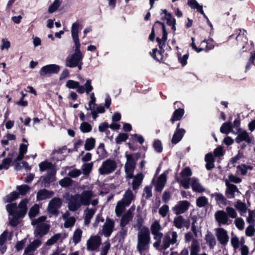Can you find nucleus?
I'll return each instance as SVG.
<instances>
[{
	"label": "nucleus",
	"mask_w": 255,
	"mask_h": 255,
	"mask_svg": "<svg viewBox=\"0 0 255 255\" xmlns=\"http://www.w3.org/2000/svg\"><path fill=\"white\" fill-rule=\"evenodd\" d=\"M39 170L41 172L44 171L47 169L51 168L52 167V163L47 161L41 162L39 164Z\"/></svg>",
	"instance_id": "nucleus-46"
},
{
	"label": "nucleus",
	"mask_w": 255,
	"mask_h": 255,
	"mask_svg": "<svg viewBox=\"0 0 255 255\" xmlns=\"http://www.w3.org/2000/svg\"><path fill=\"white\" fill-rule=\"evenodd\" d=\"M125 157L126 158L127 161L125 165V169H127V170L135 169L136 161L133 157V155L126 152L125 154Z\"/></svg>",
	"instance_id": "nucleus-19"
},
{
	"label": "nucleus",
	"mask_w": 255,
	"mask_h": 255,
	"mask_svg": "<svg viewBox=\"0 0 255 255\" xmlns=\"http://www.w3.org/2000/svg\"><path fill=\"white\" fill-rule=\"evenodd\" d=\"M232 128L233 124L231 122H228L224 123L222 124L220 128V130L221 133L227 134L232 131Z\"/></svg>",
	"instance_id": "nucleus-29"
},
{
	"label": "nucleus",
	"mask_w": 255,
	"mask_h": 255,
	"mask_svg": "<svg viewBox=\"0 0 255 255\" xmlns=\"http://www.w3.org/2000/svg\"><path fill=\"white\" fill-rule=\"evenodd\" d=\"M191 186L193 191L196 192L202 193L205 191V188L202 187L201 184L198 182V179L195 178L192 179Z\"/></svg>",
	"instance_id": "nucleus-26"
},
{
	"label": "nucleus",
	"mask_w": 255,
	"mask_h": 255,
	"mask_svg": "<svg viewBox=\"0 0 255 255\" xmlns=\"http://www.w3.org/2000/svg\"><path fill=\"white\" fill-rule=\"evenodd\" d=\"M93 167V162L84 163L82 166L83 173L85 175H88L91 172Z\"/></svg>",
	"instance_id": "nucleus-38"
},
{
	"label": "nucleus",
	"mask_w": 255,
	"mask_h": 255,
	"mask_svg": "<svg viewBox=\"0 0 255 255\" xmlns=\"http://www.w3.org/2000/svg\"><path fill=\"white\" fill-rule=\"evenodd\" d=\"M134 195L130 189H128L125 192L123 198L121 201L128 206L131 204Z\"/></svg>",
	"instance_id": "nucleus-24"
},
{
	"label": "nucleus",
	"mask_w": 255,
	"mask_h": 255,
	"mask_svg": "<svg viewBox=\"0 0 255 255\" xmlns=\"http://www.w3.org/2000/svg\"><path fill=\"white\" fill-rule=\"evenodd\" d=\"M210 196L212 198L213 197H215V200L217 203L223 205L227 204V199L222 194L216 192L215 193L211 194Z\"/></svg>",
	"instance_id": "nucleus-30"
},
{
	"label": "nucleus",
	"mask_w": 255,
	"mask_h": 255,
	"mask_svg": "<svg viewBox=\"0 0 255 255\" xmlns=\"http://www.w3.org/2000/svg\"><path fill=\"white\" fill-rule=\"evenodd\" d=\"M235 223L236 227L240 230H242L244 228L245 222L244 220L241 218H238L236 219Z\"/></svg>",
	"instance_id": "nucleus-61"
},
{
	"label": "nucleus",
	"mask_w": 255,
	"mask_h": 255,
	"mask_svg": "<svg viewBox=\"0 0 255 255\" xmlns=\"http://www.w3.org/2000/svg\"><path fill=\"white\" fill-rule=\"evenodd\" d=\"M59 184L62 187H68L72 185L73 180L69 177H65L59 181Z\"/></svg>",
	"instance_id": "nucleus-49"
},
{
	"label": "nucleus",
	"mask_w": 255,
	"mask_h": 255,
	"mask_svg": "<svg viewBox=\"0 0 255 255\" xmlns=\"http://www.w3.org/2000/svg\"><path fill=\"white\" fill-rule=\"evenodd\" d=\"M126 206H127L123 202L121 201L118 202L115 209L116 216L120 217L124 212Z\"/></svg>",
	"instance_id": "nucleus-33"
},
{
	"label": "nucleus",
	"mask_w": 255,
	"mask_h": 255,
	"mask_svg": "<svg viewBox=\"0 0 255 255\" xmlns=\"http://www.w3.org/2000/svg\"><path fill=\"white\" fill-rule=\"evenodd\" d=\"M90 100L89 102V104H88V107H87V106H85V109L87 110H92V104H94V106H96V98H95V94L94 93H92L90 94Z\"/></svg>",
	"instance_id": "nucleus-56"
},
{
	"label": "nucleus",
	"mask_w": 255,
	"mask_h": 255,
	"mask_svg": "<svg viewBox=\"0 0 255 255\" xmlns=\"http://www.w3.org/2000/svg\"><path fill=\"white\" fill-rule=\"evenodd\" d=\"M144 176L142 173H138L133 178L132 187L133 190H137L141 184Z\"/></svg>",
	"instance_id": "nucleus-25"
},
{
	"label": "nucleus",
	"mask_w": 255,
	"mask_h": 255,
	"mask_svg": "<svg viewBox=\"0 0 255 255\" xmlns=\"http://www.w3.org/2000/svg\"><path fill=\"white\" fill-rule=\"evenodd\" d=\"M39 212V209L38 205L35 204L30 209L28 213V216L30 218H32L36 217Z\"/></svg>",
	"instance_id": "nucleus-48"
},
{
	"label": "nucleus",
	"mask_w": 255,
	"mask_h": 255,
	"mask_svg": "<svg viewBox=\"0 0 255 255\" xmlns=\"http://www.w3.org/2000/svg\"><path fill=\"white\" fill-rule=\"evenodd\" d=\"M215 217L216 221L219 224H227L229 220L228 214L223 210H219L215 214Z\"/></svg>",
	"instance_id": "nucleus-15"
},
{
	"label": "nucleus",
	"mask_w": 255,
	"mask_h": 255,
	"mask_svg": "<svg viewBox=\"0 0 255 255\" xmlns=\"http://www.w3.org/2000/svg\"><path fill=\"white\" fill-rule=\"evenodd\" d=\"M169 211V207L167 205H164L159 209V214L162 217H165Z\"/></svg>",
	"instance_id": "nucleus-64"
},
{
	"label": "nucleus",
	"mask_w": 255,
	"mask_h": 255,
	"mask_svg": "<svg viewBox=\"0 0 255 255\" xmlns=\"http://www.w3.org/2000/svg\"><path fill=\"white\" fill-rule=\"evenodd\" d=\"M28 201L27 199H22L18 204V210L16 212L18 217H23L27 211V204Z\"/></svg>",
	"instance_id": "nucleus-17"
},
{
	"label": "nucleus",
	"mask_w": 255,
	"mask_h": 255,
	"mask_svg": "<svg viewBox=\"0 0 255 255\" xmlns=\"http://www.w3.org/2000/svg\"><path fill=\"white\" fill-rule=\"evenodd\" d=\"M60 69L59 65L51 64L43 66L40 70L39 73L41 76L47 75L57 74Z\"/></svg>",
	"instance_id": "nucleus-7"
},
{
	"label": "nucleus",
	"mask_w": 255,
	"mask_h": 255,
	"mask_svg": "<svg viewBox=\"0 0 255 255\" xmlns=\"http://www.w3.org/2000/svg\"><path fill=\"white\" fill-rule=\"evenodd\" d=\"M101 243V238L98 236H94L87 241V250L88 251H95L99 248Z\"/></svg>",
	"instance_id": "nucleus-11"
},
{
	"label": "nucleus",
	"mask_w": 255,
	"mask_h": 255,
	"mask_svg": "<svg viewBox=\"0 0 255 255\" xmlns=\"http://www.w3.org/2000/svg\"><path fill=\"white\" fill-rule=\"evenodd\" d=\"M76 220L74 217H70L65 222L64 226L66 228H70L75 224Z\"/></svg>",
	"instance_id": "nucleus-60"
},
{
	"label": "nucleus",
	"mask_w": 255,
	"mask_h": 255,
	"mask_svg": "<svg viewBox=\"0 0 255 255\" xmlns=\"http://www.w3.org/2000/svg\"><path fill=\"white\" fill-rule=\"evenodd\" d=\"M66 86L69 89H77L76 91L80 94H82L84 92L86 94H89L94 89L92 85V80L88 79L86 80V83L84 86L80 85L79 82L73 80H69L67 81Z\"/></svg>",
	"instance_id": "nucleus-1"
},
{
	"label": "nucleus",
	"mask_w": 255,
	"mask_h": 255,
	"mask_svg": "<svg viewBox=\"0 0 255 255\" xmlns=\"http://www.w3.org/2000/svg\"><path fill=\"white\" fill-rule=\"evenodd\" d=\"M208 204V200L205 196L199 197L196 200V205L199 207H205Z\"/></svg>",
	"instance_id": "nucleus-47"
},
{
	"label": "nucleus",
	"mask_w": 255,
	"mask_h": 255,
	"mask_svg": "<svg viewBox=\"0 0 255 255\" xmlns=\"http://www.w3.org/2000/svg\"><path fill=\"white\" fill-rule=\"evenodd\" d=\"M132 219V216L130 212L125 213L122 217L121 220L120 226L122 228L125 227L129 223Z\"/></svg>",
	"instance_id": "nucleus-31"
},
{
	"label": "nucleus",
	"mask_w": 255,
	"mask_h": 255,
	"mask_svg": "<svg viewBox=\"0 0 255 255\" xmlns=\"http://www.w3.org/2000/svg\"><path fill=\"white\" fill-rule=\"evenodd\" d=\"M154 150L157 152H161L163 150L161 142L159 139H155L153 144Z\"/></svg>",
	"instance_id": "nucleus-55"
},
{
	"label": "nucleus",
	"mask_w": 255,
	"mask_h": 255,
	"mask_svg": "<svg viewBox=\"0 0 255 255\" xmlns=\"http://www.w3.org/2000/svg\"><path fill=\"white\" fill-rule=\"evenodd\" d=\"M212 42H213V39L212 38H210L208 40L204 39L203 40L201 45L203 43L206 44L205 47H203L204 49L203 51L208 52L209 50L213 49L214 48V45L212 43Z\"/></svg>",
	"instance_id": "nucleus-39"
},
{
	"label": "nucleus",
	"mask_w": 255,
	"mask_h": 255,
	"mask_svg": "<svg viewBox=\"0 0 255 255\" xmlns=\"http://www.w3.org/2000/svg\"><path fill=\"white\" fill-rule=\"evenodd\" d=\"M80 196L82 205L88 206L91 204L93 192L91 190H84L81 194H80Z\"/></svg>",
	"instance_id": "nucleus-13"
},
{
	"label": "nucleus",
	"mask_w": 255,
	"mask_h": 255,
	"mask_svg": "<svg viewBox=\"0 0 255 255\" xmlns=\"http://www.w3.org/2000/svg\"><path fill=\"white\" fill-rule=\"evenodd\" d=\"M96 210L93 209H87V213L84 217L85 225H89L90 223L91 219L93 218L95 214Z\"/></svg>",
	"instance_id": "nucleus-32"
},
{
	"label": "nucleus",
	"mask_w": 255,
	"mask_h": 255,
	"mask_svg": "<svg viewBox=\"0 0 255 255\" xmlns=\"http://www.w3.org/2000/svg\"><path fill=\"white\" fill-rule=\"evenodd\" d=\"M30 187L25 184L17 186L16 189L18 191L19 195H25L30 190Z\"/></svg>",
	"instance_id": "nucleus-41"
},
{
	"label": "nucleus",
	"mask_w": 255,
	"mask_h": 255,
	"mask_svg": "<svg viewBox=\"0 0 255 255\" xmlns=\"http://www.w3.org/2000/svg\"><path fill=\"white\" fill-rule=\"evenodd\" d=\"M171 242V238L169 236L165 235L163 240V250H166L170 246Z\"/></svg>",
	"instance_id": "nucleus-59"
},
{
	"label": "nucleus",
	"mask_w": 255,
	"mask_h": 255,
	"mask_svg": "<svg viewBox=\"0 0 255 255\" xmlns=\"http://www.w3.org/2000/svg\"><path fill=\"white\" fill-rule=\"evenodd\" d=\"M205 240L210 249H213L216 245V239L211 232H208L205 236Z\"/></svg>",
	"instance_id": "nucleus-27"
},
{
	"label": "nucleus",
	"mask_w": 255,
	"mask_h": 255,
	"mask_svg": "<svg viewBox=\"0 0 255 255\" xmlns=\"http://www.w3.org/2000/svg\"><path fill=\"white\" fill-rule=\"evenodd\" d=\"M115 227V222L113 220L107 217L106 222L103 226V232L104 236L109 237L112 233Z\"/></svg>",
	"instance_id": "nucleus-8"
},
{
	"label": "nucleus",
	"mask_w": 255,
	"mask_h": 255,
	"mask_svg": "<svg viewBox=\"0 0 255 255\" xmlns=\"http://www.w3.org/2000/svg\"><path fill=\"white\" fill-rule=\"evenodd\" d=\"M214 154L215 157H220L223 156L225 154L223 147L222 146H218L214 150Z\"/></svg>",
	"instance_id": "nucleus-62"
},
{
	"label": "nucleus",
	"mask_w": 255,
	"mask_h": 255,
	"mask_svg": "<svg viewBox=\"0 0 255 255\" xmlns=\"http://www.w3.org/2000/svg\"><path fill=\"white\" fill-rule=\"evenodd\" d=\"M184 218L180 215L174 218V225L178 229H181L183 227Z\"/></svg>",
	"instance_id": "nucleus-45"
},
{
	"label": "nucleus",
	"mask_w": 255,
	"mask_h": 255,
	"mask_svg": "<svg viewBox=\"0 0 255 255\" xmlns=\"http://www.w3.org/2000/svg\"><path fill=\"white\" fill-rule=\"evenodd\" d=\"M54 180V173L48 172L47 175L43 177L42 183L43 184L44 187H48L50 186V183Z\"/></svg>",
	"instance_id": "nucleus-28"
},
{
	"label": "nucleus",
	"mask_w": 255,
	"mask_h": 255,
	"mask_svg": "<svg viewBox=\"0 0 255 255\" xmlns=\"http://www.w3.org/2000/svg\"><path fill=\"white\" fill-rule=\"evenodd\" d=\"M185 132V130L183 128L175 130L171 139L172 143L173 144L178 143L182 139Z\"/></svg>",
	"instance_id": "nucleus-22"
},
{
	"label": "nucleus",
	"mask_w": 255,
	"mask_h": 255,
	"mask_svg": "<svg viewBox=\"0 0 255 255\" xmlns=\"http://www.w3.org/2000/svg\"><path fill=\"white\" fill-rule=\"evenodd\" d=\"M17 206L16 203L8 204L6 205V209L9 214L11 215L17 216Z\"/></svg>",
	"instance_id": "nucleus-43"
},
{
	"label": "nucleus",
	"mask_w": 255,
	"mask_h": 255,
	"mask_svg": "<svg viewBox=\"0 0 255 255\" xmlns=\"http://www.w3.org/2000/svg\"><path fill=\"white\" fill-rule=\"evenodd\" d=\"M80 46L75 45L74 53L69 59H67L66 60V65L67 66L71 68L75 67L82 61L83 55L80 49Z\"/></svg>",
	"instance_id": "nucleus-3"
},
{
	"label": "nucleus",
	"mask_w": 255,
	"mask_h": 255,
	"mask_svg": "<svg viewBox=\"0 0 255 255\" xmlns=\"http://www.w3.org/2000/svg\"><path fill=\"white\" fill-rule=\"evenodd\" d=\"M161 227L158 221H155L152 224L150 229L152 234L158 232L161 230Z\"/></svg>",
	"instance_id": "nucleus-57"
},
{
	"label": "nucleus",
	"mask_w": 255,
	"mask_h": 255,
	"mask_svg": "<svg viewBox=\"0 0 255 255\" xmlns=\"http://www.w3.org/2000/svg\"><path fill=\"white\" fill-rule=\"evenodd\" d=\"M226 185L227 188L225 191L226 195L228 198H233L235 197V193L236 192H239V189L237 186L229 183L228 181H226Z\"/></svg>",
	"instance_id": "nucleus-20"
},
{
	"label": "nucleus",
	"mask_w": 255,
	"mask_h": 255,
	"mask_svg": "<svg viewBox=\"0 0 255 255\" xmlns=\"http://www.w3.org/2000/svg\"><path fill=\"white\" fill-rule=\"evenodd\" d=\"M117 167V164L114 160L107 159L103 162L99 169V172L101 175H107L113 172Z\"/></svg>",
	"instance_id": "nucleus-4"
},
{
	"label": "nucleus",
	"mask_w": 255,
	"mask_h": 255,
	"mask_svg": "<svg viewBox=\"0 0 255 255\" xmlns=\"http://www.w3.org/2000/svg\"><path fill=\"white\" fill-rule=\"evenodd\" d=\"M200 251L199 245L196 240H194L191 244L190 255H198Z\"/></svg>",
	"instance_id": "nucleus-44"
},
{
	"label": "nucleus",
	"mask_w": 255,
	"mask_h": 255,
	"mask_svg": "<svg viewBox=\"0 0 255 255\" xmlns=\"http://www.w3.org/2000/svg\"><path fill=\"white\" fill-rule=\"evenodd\" d=\"M192 174V172L189 167L184 168L180 172V175L182 178L191 176Z\"/></svg>",
	"instance_id": "nucleus-58"
},
{
	"label": "nucleus",
	"mask_w": 255,
	"mask_h": 255,
	"mask_svg": "<svg viewBox=\"0 0 255 255\" xmlns=\"http://www.w3.org/2000/svg\"><path fill=\"white\" fill-rule=\"evenodd\" d=\"M237 143H239L243 141L250 144L252 143V139L250 137L249 133L246 130L240 132L235 138Z\"/></svg>",
	"instance_id": "nucleus-21"
},
{
	"label": "nucleus",
	"mask_w": 255,
	"mask_h": 255,
	"mask_svg": "<svg viewBox=\"0 0 255 255\" xmlns=\"http://www.w3.org/2000/svg\"><path fill=\"white\" fill-rule=\"evenodd\" d=\"M61 234L60 233L56 234L48 239L46 244L48 246H51L56 243L60 238Z\"/></svg>",
	"instance_id": "nucleus-52"
},
{
	"label": "nucleus",
	"mask_w": 255,
	"mask_h": 255,
	"mask_svg": "<svg viewBox=\"0 0 255 255\" xmlns=\"http://www.w3.org/2000/svg\"><path fill=\"white\" fill-rule=\"evenodd\" d=\"M82 235V231L80 229H77L74 232L73 235V242L75 244V245L79 243L81 240Z\"/></svg>",
	"instance_id": "nucleus-35"
},
{
	"label": "nucleus",
	"mask_w": 255,
	"mask_h": 255,
	"mask_svg": "<svg viewBox=\"0 0 255 255\" xmlns=\"http://www.w3.org/2000/svg\"><path fill=\"white\" fill-rule=\"evenodd\" d=\"M176 182L180 183V185H182L185 189H187L190 187V178H183L180 179L179 177H176L175 178Z\"/></svg>",
	"instance_id": "nucleus-42"
},
{
	"label": "nucleus",
	"mask_w": 255,
	"mask_h": 255,
	"mask_svg": "<svg viewBox=\"0 0 255 255\" xmlns=\"http://www.w3.org/2000/svg\"><path fill=\"white\" fill-rule=\"evenodd\" d=\"M49 225L45 223H42L37 225L34 231L35 237L41 238L49 232Z\"/></svg>",
	"instance_id": "nucleus-10"
},
{
	"label": "nucleus",
	"mask_w": 255,
	"mask_h": 255,
	"mask_svg": "<svg viewBox=\"0 0 255 255\" xmlns=\"http://www.w3.org/2000/svg\"><path fill=\"white\" fill-rule=\"evenodd\" d=\"M216 236L221 244L226 245L229 241L227 232L224 228H218L217 230Z\"/></svg>",
	"instance_id": "nucleus-12"
},
{
	"label": "nucleus",
	"mask_w": 255,
	"mask_h": 255,
	"mask_svg": "<svg viewBox=\"0 0 255 255\" xmlns=\"http://www.w3.org/2000/svg\"><path fill=\"white\" fill-rule=\"evenodd\" d=\"M95 142L96 140L93 137L87 138L84 145L85 150L88 151L92 150L95 147Z\"/></svg>",
	"instance_id": "nucleus-36"
},
{
	"label": "nucleus",
	"mask_w": 255,
	"mask_h": 255,
	"mask_svg": "<svg viewBox=\"0 0 255 255\" xmlns=\"http://www.w3.org/2000/svg\"><path fill=\"white\" fill-rule=\"evenodd\" d=\"M152 51V52H150V54L154 59L160 63H164L163 53L165 50L153 48Z\"/></svg>",
	"instance_id": "nucleus-18"
},
{
	"label": "nucleus",
	"mask_w": 255,
	"mask_h": 255,
	"mask_svg": "<svg viewBox=\"0 0 255 255\" xmlns=\"http://www.w3.org/2000/svg\"><path fill=\"white\" fill-rule=\"evenodd\" d=\"M80 129L82 132L86 133L90 132L92 128L89 123L84 122L81 124Z\"/></svg>",
	"instance_id": "nucleus-50"
},
{
	"label": "nucleus",
	"mask_w": 255,
	"mask_h": 255,
	"mask_svg": "<svg viewBox=\"0 0 255 255\" xmlns=\"http://www.w3.org/2000/svg\"><path fill=\"white\" fill-rule=\"evenodd\" d=\"M19 194L16 191H13L11 192L9 194L7 195L6 198H7V201L8 202H12L19 197Z\"/></svg>",
	"instance_id": "nucleus-54"
},
{
	"label": "nucleus",
	"mask_w": 255,
	"mask_h": 255,
	"mask_svg": "<svg viewBox=\"0 0 255 255\" xmlns=\"http://www.w3.org/2000/svg\"><path fill=\"white\" fill-rule=\"evenodd\" d=\"M97 153L99 154V157L101 159H104L108 156V152L105 148V144L104 143H101L99 144Z\"/></svg>",
	"instance_id": "nucleus-34"
},
{
	"label": "nucleus",
	"mask_w": 255,
	"mask_h": 255,
	"mask_svg": "<svg viewBox=\"0 0 255 255\" xmlns=\"http://www.w3.org/2000/svg\"><path fill=\"white\" fill-rule=\"evenodd\" d=\"M150 232L148 228L144 227L138 234L137 250L142 253L150 243Z\"/></svg>",
	"instance_id": "nucleus-2"
},
{
	"label": "nucleus",
	"mask_w": 255,
	"mask_h": 255,
	"mask_svg": "<svg viewBox=\"0 0 255 255\" xmlns=\"http://www.w3.org/2000/svg\"><path fill=\"white\" fill-rule=\"evenodd\" d=\"M190 206V203L187 200L180 201L173 208L174 213L176 215L184 213L187 211Z\"/></svg>",
	"instance_id": "nucleus-9"
},
{
	"label": "nucleus",
	"mask_w": 255,
	"mask_h": 255,
	"mask_svg": "<svg viewBox=\"0 0 255 255\" xmlns=\"http://www.w3.org/2000/svg\"><path fill=\"white\" fill-rule=\"evenodd\" d=\"M79 30V23L78 22L73 23L71 27V34L75 45H81L78 36Z\"/></svg>",
	"instance_id": "nucleus-16"
},
{
	"label": "nucleus",
	"mask_w": 255,
	"mask_h": 255,
	"mask_svg": "<svg viewBox=\"0 0 255 255\" xmlns=\"http://www.w3.org/2000/svg\"><path fill=\"white\" fill-rule=\"evenodd\" d=\"M82 205L80 199V194L76 193L70 195L68 203V208L72 212H75Z\"/></svg>",
	"instance_id": "nucleus-5"
},
{
	"label": "nucleus",
	"mask_w": 255,
	"mask_h": 255,
	"mask_svg": "<svg viewBox=\"0 0 255 255\" xmlns=\"http://www.w3.org/2000/svg\"><path fill=\"white\" fill-rule=\"evenodd\" d=\"M54 195V192L52 191H49L46 189H40L37 193L36 200L40 201L49 199Z\"/></svg>",
	"instance_id": "nucleus-14"
},
{
	"label": "nucleus",
	"mask_w": 255,
	"mask_h": 255,
	"mask_svg": "<svg viewBox=\"0 0 255 255\" xmlns=\"http://www.w3.org/2000/svg\"><path fill=\"white\" fill-rule=\"evenodd\" d=\"M184 113L185 111L183 108L179 107L178 109H175L170 119L171 123L173 124L175 121L180 120Z\"/></svg>",
	"instance_id": "nucleus-23"
},
{
	"label": "nucleus",
	"mask_w": 255,
	"mask_h": 255,
	"mask_svg": "<svg viewBox=\"0 0 255 255\" xmlns=\"http://www.w3.org/2000/svg\"><path fill=\"white\" fill-rule=\"evenodd\" d=\"M235 206L236 209L241 212V215L247 212V207L244 202H243L240 200H238Z\"/></svg>",
	"instance_id": "nucleus-37"
},
{
	"label": "nucleus",
	"mask_w": 255,
	"mask_h": 255,
	"mask_svg": "<svg viewBox=\"0 0 255 255\" xmlns=\"http://www.w3.org/2000/svg\"><path fill=\"white\" fill-rule=\"evenodd\" d=\"M227 214L231 218H235L237 216V214L235 210L231 207H227L226 208Z\"/></svg>",
	"instance_id": "nucleus-63"
},
{
	"label": "nucleus",
	"mask_w": 255,
	"mask_h": 255,
	"mask_svg": "<svg viewBox=\"0 0 255 255\" xmlns=\"http://www.w3.org/2000/svg\"><path fill=\"white\" fill-rule=\"evenodd\" d=\"M62 201L59 197L53 198L49 203L47 207V211L49 213L56 216L58 215V209L61 207Z\"/></svg>",
	"instance_id": "nucleus-6"
},
{
	"label": "nucleus",
	"mask_w": 255,
	"mask_h": 255,
	"mask_svg": "<svg viewBox=\"0 0 255 255\" xmlns=\"http://www.w3.org/2000/svg\"><path fill=\"white\" fill-rule=\"evenodd\" d=\"M128 137V135L126 133H120L115 138L116 142L120 144L122 142L126 141Z\"/></svg>",
	"instance_id": "nucleus-51"
},
{
	"label": "nucleus",
	"mask_w": 255,
	"mask_h": 255,
	"mask_svg": "<svg viewBox=\"0 0 255 255\" xmlns=\"http://www.w3.org/2000/svg\"><path fill=\"white\" fill-rule=\"evenodd\" d=\"M158 24L161 26L162 31V36L160 39L163 41H167L168 37V32L166 30V26L163 22H160L159 20H156L155 22V24Z\"/></svg>",
	"instance_id": "nucleus-40"
},
{
	"label": "nucleus",
	"mask_w": 255,
	"mask_h": 255,
	"mask_svg": "<svg viewBox=\"0 0 255 255\" xmlns=\"http://www.w3.org/2000/svg\"><path fill=\"white\" fill-rule=\"evenodd\" d=\"M189 57V54L181 55V53L178 54V60L182 66H185L187 63V59Z\"/></svg>",
	"instance_id": "nucleus-53"
}]
</instances>
